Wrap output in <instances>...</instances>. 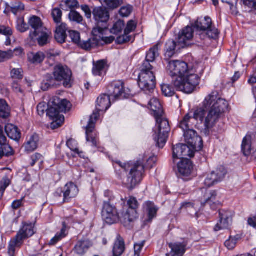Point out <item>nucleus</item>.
Wrapping results in <instances>:
<instances>
[{
    "mask_svg": "<svg viewBox=\"0 0 256 256\" xmlns=\"http://www.w3.org/2000/svg\"><path fill=\"white\" fill-rule=\"evenodd\" d=\"M111 100V97L106 94L100 95L97 99L96 110L90 116L86 128V141L92 146L97 147L98 144L97 134L94 132L95 123L100 116V112H106L110 106Z\"/></svg>",
    "mask_w": 256,
    "mask_h": 256,
    "instance_id": "obj_5",
    "label": "nucleus"
},
{
    "mask_svg": "<svg viewBox=\"0 0 256 256\" xmlns=\"http://www.w3.org/2000/svg\"><path fill=\"white\" fill-rule=\"evenodd\" d=\"M193 26L198 30L206 32V35L210 38H216L219 34L218 30L212 26V20L209 16L198 18Z\"/></svg>",
    "mask_w": 256,
    "mask_h": 256,
    "instance_id": "obj_10",
    "label": "nucleus"
},
{
    "mask_svg": "<svg viewBox=\"0 0 256 256\" xmlns=\"http://www.w3.org/2000/svg\"><path fill=\"white\" fill-rule=\"evenodd\" d=\"M10 184V180L6 177L4 178L0 182V198L3 196L4 193Z\"/></svg>",
    "mask_w": 256,
    "mask_h": 256,
    "instance_id": "obj_52",
    "label": "nucleus"
},
{
    "mask_svg": "<svg viewBox=\"0 0 256 256\" xmlns=\"http://www.w3.org/2000/svg\"><path fill=\"white\" fill-rule=\"evenodd\" d=\"M34 224L23 222L22 226L18 232L13 240H12L8 246V254L10 256H14L16 247H20L24 240L32 236L35 233Z\"/></svg>",
    "mask_w": 256,
    "mask_h": 256,
    "instance_id": "obj_7",
    "label": "nucleus"
},
{
    "mask_svg": "<svg viewBox=\"0 0 256 256\" xmlns=\"http://www.w3.org/2000/svg\"><path fill=\"white\" fill-rule=\"evenodd\" d=\"M5 130L10 138L16 142L19 141L21 133L16 126L12 124H7L5 126Z\"/></svg>",
    "mask_w": 256,
    "mask_h": 256,
    "instance_id": "obj_28",
    "label": "nucleus"
},
{
    "mask_svg": "<svg viewBox=\"0 0 256 256\" xmlns=\"http://www.w3.org/2000/svg\"><path fill=\"white\" fill-rule=\"evenodd\" d=\"M106 31H107L106 26L102 28L97 26L93 28L92 34L96 37L94 38H96V40H97L98 38L99 40H101L102 38H104V34Z\"/></svg>",
    "mask_w": 256,
    "mask_h": 256,
    "instance_id": "obj_43",
    "label": "nucleus"
},
{
    "mask_svg": "<svg viewBox=\"0 0 256 256\" xmlns=\"http://www.w3.org/2000/svg\"><path fill=\"white\" fill-rule=\"evenodd\" d=\"M92 246V242L88 240H78L74 246V251L79 255H83Z\"/></svg>",
    "mask_w": 256,
    "mask_h": 256,
    "instance_id": "obj_27",
    "label": "nucleus"
},
{
    "mask_svg": "<svg viewBox=\"0 0 256 256\" xmlns=\"http://www.w3.org/2000/svg\"><path fill=\"white\" fill-rule=\"evenodd\" d=\"M14 56H16L18 58H22L24 56L25 52L22 48L19 46L16 48L12 50Z\"/></svg>",
    "mask_w": 256,
    "mask_h": 256,
    "instance_id": "obj_62",
    "label": "nucleus"
},
{
    "mask_svg": "<svg viewBox=\"0 0 256 256\" xmlns=\"http://www.w3.org/2000/svg\"><path fill=\"white\" fill-rule=\"evenodd\" d=\"M12 154V148L6 143V138L4 142H0V159L4 155L9 156Z\"/></svg>",
    "mask_w": 256,
    "mask_h": 256,
    "instance_id": "obj_39",
    "label": "nucleus"
},
{
    "mask_svg": "<svg viewBox=\"0 0 256 256\" xmlns=\"http://www.w3.org/2000/svg\"><path fill=\"white\" fill-rule=\"evenodd\" d=\"M66 24H62L57 27L54 38L59 43H63L65 42L66 38Z\"/></svg>",
    "mask_w": 256,
    "mask_h": 256,
    "instance_id": "obj_33",
    "label": "nucleus"
},
{
    "mask_svg": "<svg viewBox=\"0 0 256 256\" xmlns=\"http://www.w3.org/2000/svg\"><path fill=\"white\" fill-rule=\"evenodd\" d=\"M63 190L64 198L62 202V204L70 202L72 198L78 196L79 192L76 185L72 182L66 184Z\"/></svg>",
    "mask_w": 256,
    "mask_h": 256,
    "instance_id": "obj_21",
    "label": "nucleus"
},
{
    "mask_svg": "<svg viewBox=\"0 0 256 256\" xmlns=\"http://www.w3.org/2000/svg\"><path fill=\"white\" fill-rule=\"evenodd\" d=\"M69 18L71 21L77 23H81L83 21V18L82 15L76 10H72L68 15Z\"/></svg>",
    "mask_w": 256,
    "mask_h": 256,
    "instance_id": "obj_48",
    "label": "nucleus"
},
{
    "mask_svg": "<svg viewBox=\"0 0 256 256\" xmlns=\"http://www.w3.org/2000/svg\"><path fill=\"white\" fill-rule=\"evenodd\" d=\"M108 65L106 60H100L94 63L92 73L94 76H102L106 74Z\"/></svg>",
    "mask_w": 256,
    "mask_h": 256,
    "instance_id": "obj_25",
    "label": "nucleus"
},
{
    "mask_svg": "<svg viewBox=\"0 0 256 256\" xmlns=\"http://www.w3.org/2000/svg\"><path fill=\"white\" fill-rule=\"evenodd\" d=\"M124 204L120 212V221L126 226L138 218L137 209L139 204L136 198L132 196H130L127 200H125Z\"/></svg>",
    "mask_w": 256,
    "mask_h": 256,
    "instance_id": "obj_8",
    "label": "nucleus"
},
{
    "mask_svg": "<svg viewBox=\"0 0 256 256\" xmlns=\"http://www.w3.org/2000/svg\"><path fill=\"white\" fill-rule=\"evenodd\" d=\"M138 86L145 92H152L156 84L154 68L148 62H144L138 76Z\"/></svg>",
    "mask_w": 256,
    "mask_h": 256,
    "instance_id": "obj_6",
    "label": "nucleus"
},
{
    "mask_svg": "<svg viewBox=\"0 0 256 256\" xmlns=\"http://www.w3.org/2000/svg\"><path fill=\"white\" fill-rule=\"evenodd\" d=\"M12 34L13 32L10 28L3 25H0V34L8 36H12Z\"/></svg>",
    "mask_w": 256,
    "mask_h": 256,
    "instance_id": "obj_59",
    "label": "nucleus"
},
{
    "mask_svg": "<svg viewBox=\"0 0 256 256\" xmlns=\"http://www.w3.org/2000/svg\"><path fill=\"white\" fill-rule=\"evenodd\" d=\"M161 90L162 94L166 96H172L175 93L174 88L169 84H162Z\"/></svg>",
    "mask_w": 256,
    "mask_h": 256,
    "instance_id": "obj_45",
    "label": "nucleus"
},
{
    "mask_svg": "<svg viewBox=\"0 0 256 256\" xmlns=\"http://www.w3.org/2000/svg\"><path fill=\"white\" fill-rule=\"evenodd\" d=\"M53 75L56 81H63V84L65 87L70 86L72 72L67 66L60 64L56 66Z\"/></svg>",
    "mask_w": 256,
    "mask_h": 256,
    "instance_id": "obj_12",
    "label": "nucleus"
},
{
    "mask_svg": "<svg viewBox=\"0 0 256 256\" xmlns=\"http://www.w3.org/2000/svg\"><path fill=\"white\" fill-rule=\"evenodd\" d=\"M22 72V68H13L10 72L11 76L14 79L22 80L23 78Z\"/></svg>",
    "mask_w": 256,
    "mask_h": 256,
    "instance_id": "obj_56",
    "label": "nucleus"
},
{
    "mask_svg": "<svg viewBox=\"0 0 256 256\" xmlns=\"http://www.w3.org/2000/svg\"><path fill=\"white\" fill-rule=\"evenodd\" d=\"M219 216L220 220L214 228L216 232L230 228L232 224L234 213L230 210H220Z\"/></svg>",
    "mask_w": 256,
    "mask_h": 256,
    "instance_id": "obj_14",
    "label": "nucleus"
},
{
    "mask_svg": "<svg viewBox=\"0 0 256 256\" xmlns=\"http://www.w3.org/2000/svg\"><path fill=\"white\" fill-rule=\"evenodd\" d=\"M39 138L38 134H34L30 138L24 146L25 150L28 152L35 150L38 146Z\"/></svg>",
    "mask_w": 256,
    "mask_h": 256,
    "instance_id": "obj_34",
    "label": "nucleus"
},
{
    "mask_svg": "<svg viewBox=\"0 0 256 256\" xmlns=\"http://www.w3.org/2000/svg\"><path fill=\"white\" fill-rule=\"evenodd\" d=\"M148 108L153 112V115L156 117L162 116L164 114L162 105L159 100L154 98H152L148 102Z\"/></svg>",
    "mask_w": 256,
    "mask_h": 256,
    "instance_id": "obj_26",
    "label": "nucleus"
},
{
    "mask_svg": "<svg viewBox=\"0 0 256 256\" xmlns=\"http://www.w3.org/2000/svg\"><path fill=\"white\" fill-rule=\"evenodd\" d=\"M236 240L234 238L230 237V238L226 240L224 242L225 246L228 250H232L236 245Z\"/></svg>",
    "mask_w": 256,
    "mask_h": 256,
    "instance_id": "obj_61",
    "label": "nucleus"
},
{
    "mask_svg": "<svg viewBox=\"0 0 256 256\" xmlns=\"http://www.w3.org/2000/svg\"><path fill=\"white\" fill-rule=\"evenodd\" d=\"M65 232L66 228H63L60 232H57L56 236L52 238L50 244L52 245H54L56 244L58 241L66 236V234H65Z\"/></svg>",
    "mask_w": 256,
    "mask_h": 256,
    "instance_id": "obj_51",
    "label": "nucleus"
},
{
    "mask_svg": "<svg viewBox=\"0 0 256 256\" xmlns=\"http://www.w3.org/2000/svg\"><path fill=\"white\" fill-rule=\"evenodd\" d=\"M69 35L72 42L78 45L80 42V34L75 30H70L69 31Z\"/></svg>",
    "mask_w": 256,
    "mask_h": 256,
    "instance_id": "obj_55",
    "label": "nucleus"
},
{
    "mask_svg": "<svg viewBox=\"0 0 256 256\" xmlns=\"http://www.w3.org/2000/svg\"><path fill=\"white\" fill-rule=\"evenodd\" d=\"M195 153V150L190 146L182 144H177L174 146L172 148L173 161L176 162L178 160L187 158L186 156L192 158Z\"/></svg>",
    "mask_w": 256,
    "mask_h": 256,
    "instance_id": "obj_13",
    "label": "nucleus"
},
{
    "mask_svg": "<svg viewBox=\"0 0 256 256\" xmlns=\"http://www.w3.org/2000/svg\"><path fill=\"white\" fill-rule=\"evenodd\" d=\"M158 56V45L156 44L151 48L147 52L146 59L144 62H148L149 64H152V63L154 62L156 58Z\"/></svg>",
    "mask_w": 256,
    "mask_h": 256,
    "instance_id": "obj_38",
    "label": "nucleus"
},
{
    "mask_svg": "<svg viewBox=\"0 0 256 256\" xmlns=\"http://www.w3.org/2000/svg\"><path fill=\"white\" fill-rule=\"evenodd\" d=\"M226 174V170L222 166L220 167L216 171L212 172L208 174L206 178L204 184L206 187L210 188L221 182Z\"/></svg>",
    "mask_w": 256,
    "mask_h": 256,
    "instance_id": "obj_16",
    "label": "nucleus"
},
{
    "mask_svg": "<svg viewBox=\"0 0 256 256\" xmlns=\"http://www.w3.org/2000/svg\"><path fill=\"white\" fill-rule=\"evenodd\" d=\"M229 104L221 98L217 91H212L206 96L202 106L196 110L192 114H187L179 123L183 132L192 128L194 121L202 123L206 129L213 128L222 118L226 112H229Z\"/></svg>",
    "mask_w": 256,
    "mask_h": 256,
    "instance_id": "obj_1",
    "label": "nucleus"
},
{
    "mask_svg": "<svg viewBox=\"0 0 256 256\" xmlns=\"http://www.w3.org/2000/svg\"><path fill=\"white\" fill-rule=\"evenodd\" d=\"M145 244V240L142 241L138 243H136L134 245V256H140L142 249Z\"/></svg>",
    "mask_w": 256,
    "mask_h": 256,
    "instance_id": "obj_58",
    "label": "nucleus"
},
{
    "mask_svg": "<svg viewBox=\"0 0 256 256\" xmlns=\"http://www.w3.org/2000/svg\"><path fill=\"white\" fill-rule=\"evenodd\" d=\"M136 28V23L132 20L128 22L126 28L124 29V34L118 38L117 41L119 44H124L130 41L131 36L129 34L134 31Z\"/></svg>",
    "mask_w": 256,
    "mask_h": 256,
    "instance_id": "obj_23",
    "label": "nucleus"
},
{
    "mask_svg": "<svg viewBox=\"0 0 256 256\" xmlns=\"http://www.w3.org/2000/svg\"><path fill=\"white\" fill-rule=\"evenodd\" d=\"M155 119L156 126L154 130V139L156 145L162 148L167 141L168 134L170 130V124L167 119L163 117V115L156 116Z\"/></svg>",
    "mask_w": 256,
    "mask_h": 256,
    "instance_id": "obj_9",
    "label": "nucleus"
},
{
    "mask_svg": "<svg viewBox=\"0 0 256 256\" xmlns=\"http://www.w3.org/2000/svg\"><path fill=\"white\" fill-rule=\"evenodd\" d=\"M66 145L72 151L78 154L80 156H81L80 152L78 147V142L76 140L72 138L70 139L67 141Z\"/></svg>",
    "mask_w": 256,
    "mask_h": 256,
    "instance_id": "obj_50",
    "label": "nucleus"
},
{
    "mask_svg": "<svg viewBox=\"0 0 256 256\" xmlns=\"http://www.w3.org/2000/svg\"><path fill=\"white\" fill-rule=\"evenodd\" d=\"M198 68V64L192 66L180 60L169 61L167 66L176 88L186 94L193 92L200 84Z\"/></svg>",
    "mask_w": 256,
    "mask_h": 256,
    "instance_id": "obj_2",
    "label": "nucleus"
},
{
    "mask_svg": "<svg viewBox=\"0 0 256 256\" xmlns=\"http://www.w3.org/2000/svg\"><path fill=\"white\" fill-rule=\"evenodd\" d=\"M45 58L46 55L42 52H32L28 54V61L34 64L42 63Z\"/></svg>",
    "mask_w": 256,
    "mask_h": 256,
    "instance_id": "obj_31",
    "label": "nucleus"
},
{
    "mask_svg": "<svg viewBox=\"0 0 256 256\" xmlns=\"http://www.w3.org/2000/svg\"><path fill=\"white\" fill-rule=\"evenodd\" d=\"M132 7L128 5L122 7L119 11L120 15L122 17H128L132 12Z\"/></svg>",
    "mask_w": 256,
    "mask_h": 256,
    "instance_id": "obj_57",
    "label": "nucleus"
},
{
    "mask_svg": "<svg viewBox=\"0 0 256 256\" xmlns=\"http://www.w3.org/2000/svg\"><path fill=\"white\" fill-rule=\"evenodd\" d=\"M113 166L116 172L121 170L128 172L124 184L130 190L138 184L145 176L144 166L140 160L133 163L124 164L120 161H114Z\"/></svg>",
    "mask_w": 256,
    "mask_h": 256,
    "instance_id": "obj_4",
    "label": "nucleus"
},
{
    "mask_svg": "<svg viewBox=\"0 0 256 256\" xmlns=\"http://www.w3.org/2000/svg\"><path fill=\"white\" fill-rule=\"evenodd\" d=\"M178 172L181 178L185 180L190 176L194 169L192 162L188 158H182L176 163Z\"/></svg>",
    "mask_w": 256,
    "mask_h": 256,
    "instance_id": "obj_19",
    "label": "nucleus"
},
{
    "mask_svg": "<svg viewBox=\"0 0 256 256\" xmlns=\"http://www.w3.org/2000/svg\"><path fill=\"white\" fill-rule=\"evenodd\" d=\"M184 136L186 142L190 148L196 150L197 147L201 149L202 147V140L198 136L195 130L192 128L184 132Z\"/></svg>",
    "mask_w": 256,
    "mask_h": 256,
    "instance_id": "obj_15",
    "label": "nucleus"
},
{
    "mask_svg": "<svg viewBox=\"0 0 256 256\" xmlns=\"http://www.w3.org/2000/svg\"><path fill=\"white\" fill-rule=\"evenodd\" d=\"M124 82L122 80L112 82L108 86V94L111 97L112 100H116L120 97H124Z\"/></svg>",
    "mask_w": 256,
    "mask_h": 256,
    "instance_id": "obj_17",
    "label": "nucleus"
},
{
    "mask_svg": "<svg viewBox=\"0 0 256 256\" xmlns=\"http://www.w3.org/2000/svg\"><path fill=\"white\" fill-rule=\"evenodd\" d=\"M176 44L173 40H168L166 44L164 60H168L176 53Z\"/></svg>",
    "mask_w": 256,
    "mask_h": 256,
    "instance_id": "obj_32",
    "label": "nucleus"
},
{
    "mask_svg": "<svg viewBox=\"0 0 256 256\" xmlns=\"http://www.w3.org/2000/svg\"><path fill=\"white\" fill-rule=\"evenodd\" d=\"M94 18L100 23H106L110 19V14L106 8L98 6L94 8L92 10Z\"/></svg>",
    "mask_w": 256,
    "mask_h": 256,
    "instance_id": "obj_22",
    "label": "nucleus"
},
{
    "mask_svg": "<svg viewBox=\"0 0 256 256\" xmlns=\"http://www.w3.org/2000/svg\"><path fill=\"white\" fill-rule=\"evenodd\" d=\"M120 214L114 206L112 205L110 202H104L102 210V216L106 223L112 224L120 220Z\"/></svg>",
    "mask_w": 256,
    "mask_h": 256,
    "instance_id": "obj_11",
    "label": "nucleus"
},
{
    "mask_svg": "<svg viewBox=\"0 0 256 256\" xmlns=\"http://www.w3.org/2000/svg\"><path fill=\"white\" fill-rule=\"evenodd\" d=\"M82 10L84 12L85 16L88 19H90L92 18V12L88 6L86 4H83L80 6Z\"/></svg>",
    "mask_w": 256,
    "mask_h": 256,
    "instance_id": "obj_63",
    "label": "nucleus"
},
{
    "mask_svg": "<svg viewBox=\"0 0 256 256\" xmlns=\"http://www.w3.org/2000/svg\"><path fill=\"white\" fill-rule=\"evenodd\" d=\"M125 250V244L124 239L120 236H118L116 240L114 242L112 250L114 256H120Z\"/></svg>",
    "mask_w": 256,
    "mask_h": 256,
    "instance_id": "obj_29",
    "label": "nucleus"
},
{
    "mask_svg": "<svg viewBox=\"0 0 256 256\" xmlns=\"http://www.w3.org/2000/svg\"><path fill=\"white\" fill-rule=\"evenodd\" d=\"M64 3L66 7L71 10L78 8L79 6L78 2L76 0H66Z\"/></svg>",
    "mask_w": 256,
    "mask_h": 256,
    "instance_id": "obj_60",
    "label": "nucleus"
},
{
    "mask_svg": "<svg viewBox=\"0 0 256 256\" xmlns=\"http://www.w3.org/2000/svg\"><path fill=\"white\" fill-rule=\"evenodd\" d=\"M100 2L102 4L112 10L117 8L120 4L119 0H100Z\"/></svg>",
    "mask_w": 256,
    "mask_h": 256,
    "instance_id": "obj_46",
    "label": "nucleus"
},
{
    "mask_svg": "<svg viewBox=\"0 0 256 256\" xmlns=\"http://www.w3.org/2000/svg\"><path fill=\"white\" fill-rule=\"evenodd\" d=\"M16 28L19 32H24L28 29V26L24 22V18H20L17 21Z\"/></svg>",
    "mask_w": 256,
    "mask_h": 256,
    "instance_id": "obj_53",
    "label": "nucleus"
},
{
    "mask_svg": "<svg viewBox=\"0 0 256 256\" xmlns=\"http://www.w3.org/2000/svg\"><path fill=\"white\" fill-rule=\"evenodd\" d=\"M124 22L122 20H118L113 25L110 30L112 34L118 35L124 30Z\"/></svg>",
    "mask_w": 256,
    "mask_h": 256,
    "instance_id": "obj_41",
    "label": "nucleus"
},
{
    "mask_svg": "<svg viewBox=\"0 0 256 256\" xmlns=\"http://www.w3.org/2000/svg\"><path fill=\"white\" fill-rule=\"evenodd\" d=\"M62 14V11L59 8H54L52 10V16L56 23L59 24L61 22Z\"/></svg>",
    "mask_w": 256,
    "mask_h": 256,
    "instance_id": "obj_49",
    "label": "nucleus"
},
{
    "mask_svg": "<svg viewBox=\"0 0 256 256\" xmlns=\"http://www.w3.org/2000/svg\"><path fill=\"white\" fill-rule=\"evenodd\" d=\"M14 57L12 50L2 51L0 50V62H2Z\"/></svg>",
    "mask_w": 256,
    "mask_h": 256,
    "instance_id": "obj_54",
    "label": "nucleus"
},
{
    "mask_svg": "<svg viewBox=\"0 0 256 256\" xmlns=\"http://www.w3.org/2000/svg\"><path fill=\"white\" fill-rule=\"evenodd\" d=\"M98 44V40L96 38H89L86 40L81 41L78 44L81 48L85 50H90L92 48L96 47Z\"/></svg>",
    "mask_w": 256,
    "mask_h": 256,
    "instance_id": "obj_36",
    "label": "nucleus"
},
{
    "mask_svg": "<svg viewBox=\"0 0 256 256\" xmlns=\"http://www.w3.org/2000/svg\"><path fill=\"white\" fill-rule=\"evenodd\" d=\"M11 11L14 14L22 12L24 9V6L20 2L18 1L11 4Z\"/></svg>",
    "mask_w": 256,
    "mask_h": 256,
    "instance_id": "obj_47",
    "label": "nucleus"
},
{
    "mask_svg": "<svg viewBox=\"0 0 256 256\" xmlns=\"http://www.w3.org/2000/svg\"><path fill=\"white\" fill-rule=\"evenodd\" d=\"M168 246L171 251L166 256H182L186 251V244L184 242L170 243Z\"/></svg>",
    "mask_w": 256,
    "mask_h": 256,
    "instance_id": "obj_24",
    "label": "nucleus"
},
{
    "mask_svg": "<svg viewBox=\"0 0 256 256\" xmlns=\"http://www.w3.org/2000/svg\"><path fill=\"white\" fill-rule=\"evenodd\" d=\"M29 25L34 30L32 32H38V30L44 28L41 19L36 16H32L28 20Z\"/></svg>",
    "mask_w": 256,
    "mask_h": 256,
    "instance_id": "obj_35",
    "label": "nucleus"
},
{
    "mask_svg": "<svg viewBox=\"0 0 256 256\" xmlns=\"http://www.w3.org/2000/svg\"><path fill=\"white\" fill-rule=\"evenodd\" d=\"M140 160L143 162L144 168H152L156 164L157 161V158L155 156H152L148 158L144 157Z\"/></svg>",
    "mask_w": 256,
    "mask_h": 256,
    "instance_id": "obj_44",
    "label": "nucleus"
},
{
    "mask_svg": "<svg viewBox=\"0 0 256 256\" xmlns=\"http://www.w3.org/2000/svg\"><path fill=\"white\" fill-rule=\"evenodd\" d=\"M251 136L248 135H246L243 139L242 150L245 156H248L251 153Z\"/></svg>",
    "mask_w": 256,
    "mask_h": 256,
    "instance_id": "obj_37",
    "label": "nucleus"
},
{
    "mask_svg": "<svg viewBox=\"0 0 256 256\" xmlns=\"http://www.w3.org/2000/svg\"><path fill=\"white\" fill-rule=\"evenodd\" d=\"M10 114V109L6 101L0 100V117L7 118Z\"/></svg>",
    "mask_w": 256,
    "mask_h": 256,
    "instance_id": "obj_40",
    "label": "nucleus"
},
{
    "mask_svg": "<svg viewBox=\"0 0 256 256\" xmlns=\"http://www.w3.org/2000/svg\"><path fill=\"white\" fill-rule=\"evenodd\" d=\"M144 208L148 216L146 220L148 222H151L157 214L158 208L156 207L154 202H146L144 204Z\"/></svg>",
    "mask_w": 256,
    "mask_h": 256,
    "instance_id": "obj_30",
    "label": "nucleus"
},
{
    "mask_svg": "<svg viewBox=\"0 0 256 256\" xmlns=\"http://www.w3.org/2000/svg\"><path fill=\"white\" fill-rule=\"evenodd\" d=\"M217 196V192L216 190H206L204 196V200L202 202V204L209 203L210 204L216 198Z\"/></svg>",
    "mask_w": 256,
    "mask_h": 256,
    "instance_id": "obj_42",
    "label": "nucleus"
},
{
    "mask_svg": "<svg viewBox=\"0 0 256 256\" xmlns=\"http://www.w3.org/2000/svg\"><path fill=\"white\" fill-rule=\"evenodd\" d=\"M30 38L32 40H36L38 45L43 46L50 42L51 32L46 28H42L38 32H30Z\"/></svg>",
    "mask_w": 256,
    "mask_h": 256,
    "instance_id": "obj_18",
    "label": "nucleus"
},
{
    "mask_svg": "<svg viewBox=\"0 0 256 256\" xmlns=\"http://www.w3.org/2000/svg\"><path fill=\"white\" fill-rule=\"evenodd\" d=\"M42 156L40 154L36 153L32 155L30 158V166H33L38 161L42 160Z\"/></svg>",
    "mask_w": 256,
    "mask_h": 256,
    "instance_id": "obj_64",
    "label": "nucleus"
},
{
    "mask_svg": "<svg viewBox=\"0 0 256 256\" xmlns=\"http://www.w3.org/2000/svg\"><path fill=\"white\" fill-rule=\"evenodd\" d=\"M71 107L72 104L68 100L55 96L49 103L48 108L46 102H40L37 106V111L40 116H43L46 111L47 116L52 120L50 124L52 128L56 129L60 127L64 121V116L60 113L69 111Z\"/></svg>",
    "mask_w": 256,
    "mask_h": 256,
    "instance_id": "obj_3",
    "label": "nucleus"
},
{
    "mask_svg": "<svg viewBox=\"0 0 256 256\" xmlns=\"http://www.w3.org/2000/svg\"><path fill=\"white\" fill-rule=\"evenodd\" d=\"M194 37V30L190 26H186L179 34L178 44L181 48L189 44Z\"/></svg>",
    "mask_w": 256,
    "mask_h": 256,
    "instance_id": "obj_20",
    "label": "nucleus"
}]
</instances>
